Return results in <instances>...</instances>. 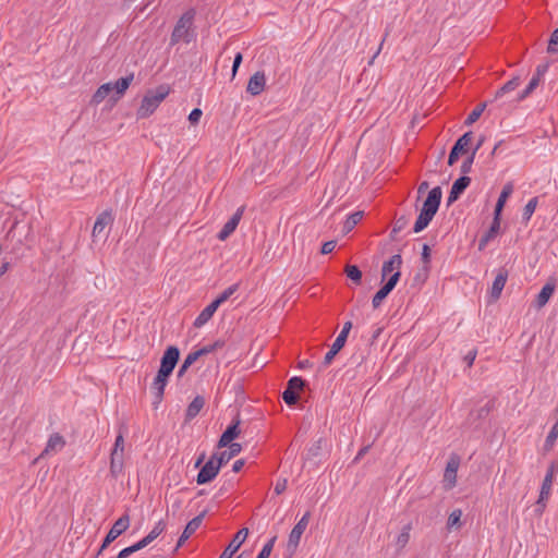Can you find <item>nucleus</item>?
Segmentation results:
<instances>
[{
    "label": "nucleus",
    "instance_id": "1",
    "mask_svg": "<svg viewBox=\"0 0 558 558\" xmlns=\"http://www.w3.org/2000/svg\"><path fill=\"white\" fill-rule=\"evenodd\" d=\"M441 195L442 192L439 186H436L429 191L427 198L425 199L420 215L414 223L413 231L415 233L423 231L429 225L439 208Z\"/></svg>",
    "mask_w": 558,
    "mask_h": 558
},
{
    "label": "nucleus",
    "instance_id": "2",
    "mask_svg": "<svg viewBox=\"0 0 558 558\" xmlns=\"http://www.w3.org/2000/svg\"><path fill=\"white\" fill-rule=\"evenodd\" d=\"M169 87L165 85L158 86L156 89H149L137 109V118L145 119L149 117L161 104V101L168 96Z\"/></svg>",
    "mask_w": 558,
    "mask_h": 558
},
{
    "label": "nucleus",
    "instance_id": "3",
    "mask_svg": "<svg viewBox=\"0 0 558 558\" xmlns=\"http://www.w3.org/2000/svg\"><path fill=\"white\" fill-rule=\"evenodd\" d=\"M194 14L193 12H186L184 13L177 22L171 37H170V45H177L180 41H184L185 44H190L193 38L194 34L192 31V24H193Z\"/></svg>",
    "mask_w": 558,
    "mask_h": 558
},
{
    "label": "nucleus",
    "instance_id": "4",
    "mask_svg": "<svg viewBox=\"0 0 558 558\" xmlns=\"http://www.w3.org/2000/svg\"><path fill=\"white\" fill-rule=\"evenodd\" d=\"M557 472H558V464L551 463L547 470V473H546L544 480H543L539 498L536 502V506H537L536 510L539 513H542L546 507V501L550 495L553 481H554V477L557 474Z\"/></svg>",
    "mask_w": 558,
    "mask_h": 558
},
{
    "label": "nucleus",
    "instance_id": "5",
    "mask_svg": "<svg viewBox=\"0 0 558 558\" xmlns=\"http://www.w3.org/2000/svg\"><path fill=\"white\" fill-rule=\"evenodd\" d=\"M130 526V515L123 514L111 526L108 534L106 535L100 549L97 553V556L101 554V551L108 547L116 538H118L121 534H123Z\"/></svg>",
    "mask_w": 558,
    "mask_h": 558
},
{
    "label": "nucleus",
    "instance_id": "6",
    "mask_svg": "<svg viewBox=\"0 0 558 558\" xmlns=\"http://www.w3.org/2000/svg\"><path fill=\"white\" fill-rule=\"evenodd\" d=\"M307 524H308V514H304L302 517V519L295 524V526L291 531V533L289 535V541L287 544V555L289 558H291L294 555L296 547L300 543L301 536L304 533Z\"/></svg>",
    "mask_w": 558,
    "mask_h": 558
},
{
    "label": "nucleus",
    "instance_id": "7",
    "mask_svg": "<svg viewBox=\"0 0 558 558\" xmlns=\"http://www.w3.org/2000/svg\"><path fill=\"white\" fill-rule=\"evenodd\" d=\"M351 328H352V323L351 322H345L343 327H342V330L340 331V333L338 335V337L333 341L330 350L326 353V355L324 357V362L323 363H324L325 366H328L332 362V360L337 355V353L344 347L347 338H348V335H349Z\"/></svg>",
    "mask_w": 558,
    "mask_h": 558
},
{
    "label": "nucleus",
    "instance_id": "8",
    "mask_svg": "<svg viewBox=\"0 0 558 558\" xmlns=\"http://www.w3.org/2000/svg\"><path fill=\"white\" fill-rule=\"evenodd\" d=\"M220 468V464L213 456L199 470L196 478L197 484L202 485L213 481L219 473Z\"/></svg>",
    "mask_w": 558,
    "mask_h": 558
},
{
    "label": "nucleus",
    "instance_id": "9",
    "mask_svg": "<svg viewBox=\"0 0 558 558\" xmlns=\"http://www.w3.org/2000/svg\"><path fill=\"white\" fill-rule=\"evenodd\" d=\"M304 387V380L301 377H292L288 381L287 389L282 392L281 397L289 405L295 404L299 399V392Z\"/></svg>",
    "mask_w": 558,
    "mask_h": 558
},
{
    "label": "nucleus",
    "instance_id": "10",
    "mask_svg": "<svg viewBox=\"0 0 558 558\" xmlns=\"http://www.w3.org/2000/svg\"><path fill=\"white\" fill-rule=\"evenodd\" d=\"M180 357V351L177 347L170 345L163 353L159 371L162 374L171 375Z\"/></svg>",
    "mask_w": 558,
    "mask_h": 558
},
{
    "label": "nucleus",
    "instance_id": "11",
    "mask_svg": "<svg viewBox=\"0 0 558 558\" xmlns=\"http://www.w3.org/2000/svg\"><path fill=\"white\" fill-rule=\"evenodd\" d=\"M460 465V458L452 454L446 465L444 473V484L447 489H451L457 484V472Z\"/></svg>",
    "mask_w": 558,
    "mask_h": 558
},
{
    "label": "nucleus",
    "instance_id": "12",
    "mask_svg": "<svg viewBox=\"0 0 558 558\" xmlns=\"http://www.w3.org/2000/svg\"><path fill=\"white\" fill-rule=\"evenodd\" d=\"M170 375L162 374V372L158 371L153 384H151V390L154 393V407L157 408L160 402L162 401L165 388L168 383V378Z\"/></svg>",
    "mask_w": 558,
    "mask_h": 558
},
{
    "label": "nucleus",
    "instance_id": "13",
    "mask_svg": "<svg viewBox=\"0 0 558 558\" xmlns=\"http://www.w3.org/2000/svg\"><path fill=\"white\" fill-rule=\"evenodd\" d=\"M471 138H472V133L466 132L456 142V144L453 145V147L449 154V158H448L449 166H452L453 163H456V161L459 158V155L461 153L465 151L466 147L469 146V144L471 142Z\"/></svg>",
    "mask_w": 558,
    "mask_h": 558
},
{
    "label": "nucleus",
    "instance_id": "14",
    "mask_svg": "<svg viewBox=\"0 0 558 558\" xmlns=\"http://www.w3.org/2000/svg\"><path fill=\"white\" fill-rule=\"evenodd\" d=\"M205 513H206L205 511L202 512L197 517L193 518L186 524V526L183 530L181 536L179 537L178 544H177V546H175L173 551H177L185 543V541H187L193 535V533L199 527V525L202 524V521H203V519L205 517Z\"/></svg>",
    "mask_w": 558,
    "mask_h": 558
},
{
    "label": "nucleus",
    "instance_id": "15",
    "mask_svg": "<svg viewBox=\"0 0 558 558\" xmlns=\"http://www.w3.org/2000/svg\"><path fill=\"white\" fill-rule=\"evenodd\" d=\"M248 535V530L246 527L241 529L233 537L231 543L227 546L223 553L219 558H232L234 553L240 548L245 538Z\"/></svg>",
    "mask_w": 558,
    "mask_h": 558
},
{
    "label": "nucleus",
    "instance_id": "16",
    "mask_svg": "<svg viewBox=\"0 0 558 558\" xmlns=\"http://www.w3.org/2000/svg\"><path fill=\"white\" fill-rule=\"evenodd\" d=\"M244 208L240 207L235 211V214L225 223L221 231L218 233V239L220 241H225L230 234L236 229L241 217L243 215Z\"/></svg>",
    "mask_w": 558,
    "mask_h": 558
},
{
    "label": "nucleus",
    "instance_id": "17",
    "mask_svg": "<svg viewBox=\"0 0 558 558\" xmlns=\"http://www.w3.org/2000/svg\"><path fill=\"white\" fill-rule=\"evenodd\" d=\"M113 222V216H112V213L110 210H105L102 211L96 219L95 223H94V227H93V232H92V235L94 238H97L99 236L104 230L106 229V227H108L109 225H111Z\"/></svg>",
    "mask_w": 558,
    "mask_h": 558
},
{
    "label": "nucleus",
    "instance_id": "18",
    "mask_svg": "<svg viewBox=\"0 0 558 558\" xmlns=\"http://www.w3.org/2000/svg\"><path fill=\"white\" fill-rule=\"evenodd\" d=\"M265 75L262 72H256L251 78L248 80L246 90L253 96L259 95L265 87Z\"/></svg>",
    "mask_w": 558,
    "mask_h": 558
},
{
    "label": "nucleus",
    "instance_id": "19",
    "mask_svg": "<svg viewBox=\"0 0 558 558\" xmlns=\"http://www.w3.org/2000/svg\"><path fill=\"white\" fill-rule=\"evenodd\" d=\"M508 279V271L505 269H500L493 282L492 289H490V295L493 300H498L500 298V294L505 288V284Z\"/></svg>",
    "mask_w": 558,
    "mask_h": 558
},
{
    "label": "nucleus",
    "instance_id": "20",
    "mask_svg": "<svg viewBox=\"0 0 558 558\" xmlns=\"http://www.w3.org/2000/svg\"><path fill=\"white\" fill-rule=\"evenodd\" d=\"M402 257L399 254L392 255L389 260L385 262L381 268V277L385 279L390 274L400 272Z\"/></svg>",
    "mask_w": 558,
    "mask_h": 558
},
{
    "label": "nucleus",
    "instance_id": "21",
    "mask_svg": "<svg viewBox=\"0 0 558 558\" xmlns=\"http://www.w3.org/2000/svg\"><path fill=\"white\" fill-rule=\"evenodd\" d=\"M242 450V446L238 442H232L229 446V449L226 451H222L220 453H215L214 457L217 460V462L222 466L223 464L228 463L233 457L238 456Z\"/></svg>",
    "mask_w": 558,
    "mask_h": 558
},
{
    "label": "nucleus",
    "instance_id": "22",
    "mask_svg": "<svg viewBox=\"0 0 558 558\" xmlns=\"http://www.w3.org/2000/svg\"><path fill=\"white\" fill-rule=\"evenodd\" d=\"M239 424H240V421H236L233 424H231L223 432V434L221 435V437H220V439L218 441V447L219 448H222V447L228 446L229 444H232L231 441L239 436V434H240Z\"/></svg>",
    "mask_w": 558,
    "mask_h": 558
},
{
    "label": "nucleus",
    "instance_id": "23",
    "mask_svg": "<svg viewBox=\"0 0 558 558\" xmlns=\"http://www.w3.org/2000/svg\"><path fill=\"white\" fill-rule=\"evenodd\" d=\"M5 241L12 246V251L16 252L23 245V233L17 225H14L8 232Z\"/></svg>",
    "mask_w": 558,
    "mask_h": 558
},
{
    "label": "nucleus",
    "instance_id": "24",
    "mask_svg": "<svg viewBox=\"0 0 558 558\" xmlns=\"http://www.w3.org/2000/svg\"><path fill=\"white\" fill-rule=\"evenodd\" d=\"M555 292V284L547 282L536 296L535 305L537 308L544 307Z\"/></svg>",
    "mask_w": 558,
    "mask_h": 558
},
{
    "label": "nucleus",
    "instance_id": "25",
    "mask_svg": "<svg viewBox=\"0 0 558 558\" xmlns=\"http://www.w3.org/2000/svg\"><path fill=\"white\" fill-rule=\"evenodd\" d=\"M218 307L219 306L217 305V303L213 301L196 317V319L194 320V326L196 328H201L202 326H204L213 317Z\"/></svg>",
    "mask_w": 558,
    "mask_h": 558
},
{
    "label": "nucleus",
    "instance_id": "26",
    "mask_svg": "<svg viewBox=\"0 0 558 558\" xmlns=\"http://www.w3.org/2000/svg\"><path fill=\"white\" fill-rule=\"evenodd\" d=\"M64 445L65 440L60 434H52L49 437L46 448L40 457H43L44 454H48L49 452L60 451L64 447Z\"/></svg>",
    "mask_w": 558,
    "mask_h": 558
},
{
    "label": "nucleus",
    "instance_id": "27",
    "mask_svg": "<svg viewBox=\"0 0 558 558\" xmlns=\"http://www.w3.org/2000/svg\"><path fill=\"white\" fill-rule=\"evenodd\" d=\"M512 192H513V184L511 182L506 183L500 192L497 204L495 206V211H494L495 216L501 215L502 208H504L507 199L509 198V196L512 194Z\"/></svg>",
    "mask_w": 558,
    "mask_h": 558
},
{
    "label": "nucleus",
    "instance_id": "28",
    "mask_svg": "<svg viewBox=\"0 0 558 558\" xmlns=\"http://www.w3.org/2000/svg\"><path fill=\"white\" fill-rule=\"evenodd\" d=\"M133 78H134V74L131 73L130 75H128L125 77H121L117 82L112 83L113 90L116 92V95L113 96L114 101L118 100L125 93V90L129 88V86L133 82Z\"/></svg>",
    "mask_w": 558,
    "mask_h": 558
},
{
    "label": "nucleus",
    "instance_id": "29",
    "mask_svg": "<svg viewBox=\"0 0 558 558\" xmlns=\"http://www.w3.org/2000/svg\"><path fill=\"white\" fill-rule=\"evenodd\" d=\"M111 92H113V84L111 82L100 85L93 96V104L99 105L110 95Z\"/></svg>",
    "mask_w": 558,
    "mask_h": 558
},
{
    "label": "nucleus",
    "instance_id": "30",
    "mask_svg": "<svg viewBox=\"0 0 558 558\" xmlns=\"http://www.w3.org/2000/svg\"><path fill=\"white\" fill-rule=\"evenodd\" d=\"M204 404H205V400L203 397H201V396L195 397L186 409V414H185L186 420L194 418L201 412Z\"/></svg>",
    "mask_w": 558,
    "mask_h": 558
},
{
    "label": "nucleus",
    "instance_id": "31",
    "mask_svg": "<svg viewBox=\"0 0 558 558\" xmlns=\"http://www.w3.org/2000/svg\"><path fill=\"white\" fill-rule=\"evenodd\" d=\"M546 71V66L544 69H541L539 66L537 68V73L536 75H534L530 83L527 84V86L525 87V89L520 94L519 96V100H522L524 99L525 97H527L539 84V77L541 75L544 74V72Z\"/></svg>",
    "mask_w": 558,
    "mask_h": 558
},
{
    "label": "nucleus",
    "instance_id": "32",
    "mask_svg": "<svg viewBox=\"0 0 558 558\" xmlns=\"http://www.w3.org/2000/svg\"><path fill=\"white\" fill-rule=\"evenodd\" d=\"M123 456H124V437L122 434H119L116 438L110 458L123 459Z\"/></svg>",
    "mask_w": 558,
    "mask_h": 558
},
{
    "label": "nucleus",
    "instance_id": "33",
    "mask_svg": "<svg viewBox=\"0 0 558 558\" xmlns=\"http://www.w3.org/2000/svg\"><path fill=\"white\" fill-rule=\"evenodd\" d=\"M411 525L407 524L403 526L401 533L396 538V546L400 550L407 546L410 539Z\"/></svg>",
    "mask_w": 558,
    "mask_h": 558
},
{
    "label": "nucleus",
    "instance_id": "34",
    "mask_svg": "<svg viewBox=\"0 0 558 558\" xmlns=\"http://www.w3.org/2000/svg\"><path fill=\"white\" fill-rule=\"evenodd\" d=\"M362 218H363L362 211H355V213L349 215L347 220L344 221L343 231L344 232L351 231L361 221Z\"/></svg>",
    "mask_w": 558,
    "mask_h": 558
},
{
    "label": "nucleus",
    "instance_id": "35",
    "mask_svg": "<svg viewBox=\"0 0 558 558\" xmlns=\"http://www.w3.org/2000/svg\"><path fill=\"white\" fill-rule=\"evenodd\" d=\"M537 203H538L537 197H533L524 206L522 218L525 222H527L531 219V217L533 216V214L537 207Z\"/></svg>",
    "mask_w": 558,
    "mask_h": 558
},
{
    "label": "nucleus",
    "instance_id": "36",
    "mask_svg": "<svg viewBox=\"0 0 558 558\" xmlns=\"http://www.w3.org/2000/svg\"><path fill=\"white\" fill-rule=\"evenodd\" d=\"M520 85V78L513 77L512 80L508 81L497 93L496 98L501 97L502 95L510 93L514 90Z\"/></svg>",
    "mask_w": 558,
    "mask_h": 558
},
{
    "label": "nucleus",
    "instance_id": "37",
    "mask_svg": "<svg viewBox=\"0 0 558 558\" xmlns=\"http://www.w3.org/2000/svg\"><path fill=\"white\" fill-rule=\"evenodd\" d=\"M222 347H223V342L218 340L215 343L205 345V347L201 348L199 350H196L192 353L194 355H196V359L198 360L201 356L206 355V354L215 351L216 349L222 348Z\"/></svg>",
    "mask_w": 558,
    "mask_h": 558
},
{
    "label": "nucleus",
    "instance_id": "38",
    "mask_svg": "<svg viewBox=\"0 0 558 558\" xmlns=\"http://www.w3.org/2000/svg\"><path fill=\"white\" fill-rule=\"evenodd\" d=\"M400 276H401V272H395V274L390 275L388 281L379 290L388 295L396 287L397 282L400 279Z\"/></svg>",
    "mask_w": 558,
    "mask_h": 558
},
{
    "label": "nucleus",
    "instance_id": "39",
    "mask_svg": "<svg viewBox=\"0 0 558 558\" xmlns=\"http://www.w3.org/2000/svg\"><path fill=\"white\" fill-rule=\"evenodd\" d=\"M461 517H462V511L460 509L453 510L448 517L447 527L448 529L459 527L461 525V522H460Z\"/></svg>",
    "mask_w": 558,
    "mask_h": 558
},
{
    "label": "nucleus",
    "instance_id": "40",
    "mask_svg": "<svg viewBox=\"0 0 558 558\" xmlns=\"http://www.w3.org/2000/svg\"><path fill=\"white\" fill-rule=\"evenodd\" d=\"M123 470V459L110 458V474L112 477L118 478Z\"/></svg>",
    "mask_w": 558,
    "mask_h": 558
},
{
    "label": "nucleus",
    "instance_id": "41",
    "mask_svg": "<svg viewBox=\"0 0 558 558\" xmlns=\"http://www.w3.org/2000/svg\"><path fill=\"white\" fill-rule=\"evenodd\" d=\"M485 108H486V104L485 102L480 104L478 106H476V108H474L472 110V112L468 116V118L465 120V124L466 125L473 124L482 116V113L484 112Z\"/></svg>",
    "mask_w": 558,
    "mask_h": 558
},
{
    "label": "nucleus",
    "instance_id": "42",
    "mask_svg": "<svg viewBox=\"0 0 558 558\" xmlns=\"http://www.w3.org/2000/svg\"><path fill=\"white\" fill-rule=\"evenodd\" d=\"M558 437V421L553 425L550 432L548 433L546 440H545V449L550 450Z\"/></svg>",
    "mask_w": 558,
    "mask_h": 558
},
{
    "label": "nucleus",
    "instance_id": "43",
    "mask_svg": "<svg viewBox=\"0 0 558 558\" xmlns=\"http://www.w3.org/2000/svg\"><path fill=\"white\" fill-rule=\"evenodd\" d=\"M165 529L166 523L163 520H160L145 537L148 539L149 543H151L165 531Z\"/></svg>",
    "mask_w": 558,
    "mask_h": 558
},
{
    "label": "nucleus",
    "instance_id": "44",
    "mask_svg": "<svg viewBox=\"0 0 558 558\" xmlns=\"http://www.w3.org/2000/svg\"><path fill=\"white\" fill-rule=\"evenodd\" d=\"M470 183L471 179L466 175H462L453 182L451 189L462 194L464 190L470 185Z\"/></svg>",
    "mask_w": 558,
    "mask_h": 558
},
{
    "label": "nucleus",
    "instance_id": "45",
    "mask_svg": "<svg viewBox=\"0 0 558 558\" xmlns=\"http://www.w3.org/2000/svg\"><path fill=\"white\" fill-rule=\"evenodd\" d=\"M347 276L355 283H360L362 279V271L355 265H348L345 267Z\"/></svg>",
    "mask_w": 558,
    "mask_h": 558
},
{
    "label": "nucleus",
    "instance_id": "46",
    "mask_svg": "<svg viewBox=\"0 0 558 558\" xmlns=\"http://www.w3.org/2000/svg\"><path fill=\"white\" fill-rule=\"evenodd\" d=\"M196 361H197L196 355H194L192 352L190 354H187L178 371V377H182L185 374V372L189 369V367L192 364H194Z\"/></svg>",
    "mask_w": 558,
    "mask_h": 558
},
{
    "label": "nucleus",
    "instance_id": "47",
    "mask_svg": "<svg viewBox=\"0 0 558 558\" xmlns=\"http://www.w3.org/2000/svg\"><path fill=\"white\" fill-rule=\"evenodd\" d=\"M238 289L236 284H233L226 289L222 293L218 295L216 300H214L215 303H217L218 306H220L223 302H226Z\"/></svg>",
    "mask_w": 558,
    "mask_h": 558
},
{
    "label": "nucleus",
    "instance_id": "48",
    "mask_svg": "<svg viewBox=\"0 0 558 558\" xmlns=\"http://www.w3.org/2000/svg\"><path fill=\"white\" fill-rule=\"evenodd\" d=\"M547 51L550 53L558 52V27L553 32L549 38Z\"/></svg>",
    "mask_w": 558,
    "mask_h": 558
},
{
    "label": "nucleus",
    "instance_id": "49",
    "mask_svg": "<svg viewBox=\"0 0 558 558\" xmlns=\"http://www.w3.org/2000/svg\"><path fill=\"white\" fill-rule=\"evenodd\" d=\"M277 537L274 536L272 538H270L268 541L267 544H265V546L263 547V549L260 550V553L258 554V556L256 558H268L271 554V550H272V547H274V544L276 542Z\"/></svg>",
    "mask_w": 558,
    "mask_h": 558
},
{
    "label": "nucleus",
    "instance_id": "50",
    "mask_svg": "<svg viewBox=\"0 0 558 558\" xmlns=\"http://www.w3.org/2000/svg\"><path fill=\"white\" fill-rule=\"evenodd\" d=\"M499 228H500V216L494 215L493 223H492L489 230L487 231L486 235L489 236V239L492 240L497 234Z\"/></svg>",
    "mask_w": 558,
    "mask_h": 558
},
{
    "label": "nucleus",
    "instance_id": "51",
    "mask_svg": "<svg viewBox=\"0 0 558 558\" xmlns=\"http://www.w3.org/2000/svg\"><path fill=\"white\" fill-rule=\"evenodd\" d=\"M475 158V150L472 151V154L462 162L461 165V172L468 173L471 171L472 165L474 162Z\"/></svg>",
    "mask_w": 558,
    "mask_h": 558
},
{
    "label": "nucleus",
    "instance_id": "52",
    "mask_svg": "<svg viewBox=\"0 0 558 558\" xmlns=\"http://www.w3.org/2000/svg\"><path fill=\"white\" fill-rule=\"evenodd\" d=\"M386 298H387V294H385L383 291L378 290L372 300L373 307L374 308L379 307Z\"/></svg>",
    "mask_w": 558,
    "mask_h": 558
},
{
    "label": "nucleus",
    "instance_id": "53",
    "mask_svg": "<svg viewBox=\"0 0 558 558\" xmlns=\"http://www.w3.org/2000/svg\"><path fill=\"white\" fill-rule=\"evenodd\" d=\"M203 116V111L198 108H195L189 114V121L191 124H197Z\"/></svg>",
    "mask_w": 558,
    "mask_h": 558
},
{
    "label": "nucleus",
    "instance_id": "54",
    "mask_svg": "<svg viewBox=\"0 0 558 558\" xmlns=\"http://www.w3.org/2000/svg\"><path fill=\"white\" fill-rule=\"evenodd\" d=\"M323 439H318L310 449H308V454L312 456V457H317L319 456V452L323 448Z\"/></svg>",
    "mask_w": 558,
    "mask_h": 558
},
{
    "label": "nucleus",
    "instance_id": "55",
    "mask_svg": "<svg viewBox=\"0 0 558 558\" xmlns=\"http://www.w3.org/2000/svg\"><path fill=\"white\" fill-rule=\"evenodd\" d=\"M243 60V57H242V53L241 52H238L234 58H233V63H232V76H235L236 74V71L241 64Z\"/></svg>",
    "mask_w": 558,
    "mask_h": 558
},
{
    "label": "nucleus",
    "instance_id": "56",
    "mask_svg": "<svg viewBox=\"0 0 558 558\" xmlns=\"http://www.w3.org/2000/svg\"><path fill=\"white\" fill-rule=\"evenodd\" d=\"M150 543L148 542V539L146 537H144L141 541H138L137 543H135L134 545L130 546V547H131L133 553H136V551L143 549L144 547H146Z\"/></svg>",
    "mask_w": 558,
    "mask_h": 558
},
{
    "label": "nucleus",
    "instance_id": "57",
    "mask_svg": "<svg viewBox=\"0 0 558 558\" xmlns=\"http://www.w3.org/2000/svg\"><path fill=\"white\" fill-rule=\"evenodd\" d=\"M336 247V241H327L322 246V254H329Z\"/></svg>",
    "mask_w": 558,
    "mask_h": 558
},
{
    "label": "nucleus",
    "instance_id": "58",
    "mask_svg": "<svg viewBox=\"0 0 558 558\" xmlns=\"http://www.w3.org/2000/svg\"><path fill=\"white\" fill-rule=\"evenodd\" d=\"M430 259V248L427 244L423 245L422 248V260L424 264H428Z\"/></svg>",
    "mask_w": 558,
    "mask_h": 558
},
{
    "label": "nucleus",
    "instance_id": "59",
    "mask_svg": "<svg viewBox=\"0 0 558 558\" xmlns=\"http://www.w3.org/2000/svg\"><path fill=\"white\" fill-rule=\"evenodd\" d=\"M460 193L454 191L453 189H451L450 193H449V196L447 198V204L448 205H451L452 203H454L459 197H460Z\"/></svg>",
    "mask_w": 558,
    "mask_h": 558
},
{
    "label": "nucleus",
    "instance_id": "60",
    "mask_svg": "<svg viewBox=\"0 0 558 558\" xmlns=\"http://www.w3.org/2000/svg\"><path fill=\"white\" fill-rule=\"evenodd\" d=\"M475 357H476V351H474V350L470 351V352L465 355L464 360L466 361L468 366H472V364H473V362H474Z\"/></svg>",
    "mask_w": 558,
    "mask_h": 558
},
{
    "label": "nucleus",
    "instance_id": "61",
    "mask_svg": "<svg viewBox=\"0 0 558 558\" xmlns=\"http://www.w3.org/2000/svg\"><path fill=\"white\" fill-rule=\"evenodd\" d=\"M132 554H133V551H132L131 547L129 546V547H126V548L122 549V550L118 554V556H117L116 558H128V557H129L130 555H132Z\"/></svg>",
    "mask_w": 558,
    "mask_h": 558
},
{
    "label": "nucleus",
    "instance_id": "62",
    "mask_svg": "<svg viewBox=\"0 0 558 558\" xmlns=\"http://www.w3.org/2000/svg\"><path fill=\"white\" fill-rule=\"evenodd\" d=\"M243 465H244V460H242V459L236 460L233 463L232 471L233 472H240L242 470Z\"/></svg>",
    "mask_w": 558,
    "mask_h": 558
},
{
    "label": "nucleus",
    "instance_id": "63",
    "mask_svg": "<svg viewBox=\"0 0 558 558\" xmlns=\"http://www.w3.org/2000/svg\"><path fill=\"white\" fill-rule=\"evenodd\" d=\"M490 241L489 236L486 234L480 240V250H483L486 244Z\"/></svg>",
    "mask_w": 558,
    "mask_h": 558
},
{
    "label": "nucleus",
    "instance_id": "64",
    "mask_svg": "<svg viewBox=\"0 0 558 558\" xmlns=\"http://www.w3.org/2000/svg\"><path fill=\"white\" fill-rule=\"evenodd\" d=\"M428 189V182L424 181L418 185L417 192L418 194L424 193Z\"/></svg>",
    "mask_w": 558,
    "mask_h": 558
}]
</instances>
